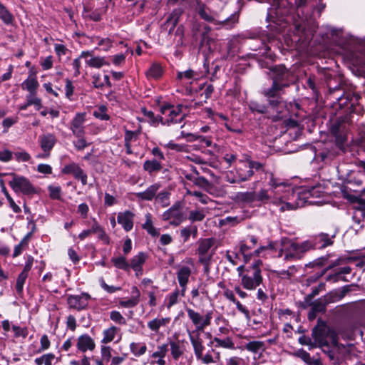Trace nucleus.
<instances>
[{
  "label": "nucleus",
  "instance_id": "f257e3e1",
  "mask_svg": "<svg viewBox=\"0 0 365 365\" xmlns=\"http://www.w3.org/2000/svg\"><path fill=\"white\" fill-rule=\"evenodd\" d=\"M268 185L269 190L261 189L258 192H255V201L272 204L278 207L280 212L289 211L290 210L281 209L287 206V200L285 196L287 195L289 183L270 173Z\"/></svg>",
  "mask_w": 365,
  "mask_h": 365
},
{
  "label": "nucleus",
  "instance_id": "f03ea898",
  "mask_svg": "<svg viewBox=\"0 0 365 365\" xmlns=\"http://www.w3.org/2000/svg\"><path fill=\"white\" fill-rule=\"evenodd\" d=\"M323 192V188L320 185L293 189L292 184L289 183L287 195L285 196L287 200V206H284V208L282 207L281 209L293 210L304 206L305 203H315L316 202L312 200L311 198L320 197Z\"/></svg>",
  "mask_w": 365,
  "mask_h": 365
},
{
  "label": "nucleus",
  "instance_id": "7ed1b4c3",
  "mask_svg": "<svg viewBox=\"0 0 365 365\" xmlns=\"http://www.w3.org/2000/svg\"><path fill=\"white\" fill-rule=\"evenodd\" d=\"M262 264V261L257 259L250 264H242L237 268L240 278V285L244 289L255 290L262 283L263 277L260 268Z\"/></svg>",
  "mask_w": 365,
  "mask_h": 365
},
{
  "label": "nucleus",
  "instance_id": "20e7f679",
  "mask_svg": "<svg viewBox=\"0 0 365 365\" xmlns=\"http://www.w3.org/2000/svg\"><path fill=\"white\" fill-rule=\"evenodd\" d=\"M309 250V243L306 240L299 243L284 237L281 240V248L278 250L277 257H283L286 262H294L301 259Z\"/></svg>",
  "mask_w": 365,
  "mask_h": 365
},
{
  "label": "nucleus",
  "instance_id": "39448f33",
  "mask_svg": "<svg viewBox=\"0 0 365 365\" xmlns=\"http://www.w3.org/2000/svg\"><path fill=\"white\" fill-rule=\"evenodd\" d=\"M182 108V105L165 104L162 106L160 108V112L162 114L160 123L168 126L171 124L180 123L184 119Z\"/></svg>",
  "mask_w": 365,
  "mask_h": 365
},
{
  "label": "nucleus",
  "instance_id": "423d86ee",
  "mask_svg": "<svg viewBox=\"0 0 365 365\" xmlns=\"http://www.w3.org/2000/svg\"><path fill=\"white\" fill-rule=\"evenodd\" d=\"M195 267L194 261L190 257H186L180 264L175 266L176 276L179 286L182 289V297H185L187 286Z\"/></svg>",
  "mask_w": 365,
  "mask_h": 365
},
{
  "label": "nucleus",
  "instance_id": "0eeeda50",
  "mask_svg": "<svg viewBox=\"0 0 365 365\" xmlns=\"http://www.w3.org/2000/svg\"><path fill=\"white\" fill-rule=\"evenodd\" d=\"M215 242V240L211 237L200 239L197 243L196 255L198 256V262L205 267H208L215 255V249L213 248Z\"/></svg>",
  "mask_w": 365,
  "mask_h": 365
},
{
  "label": "nucleus",
  "instance_id": "6e6552de",
  "mask_svg": "<svg viewBox=\"0 0 365 365\" xmlns=\"http://www.w3.org/2000/svg\"><path fill=\"white\" fill-rule=\"evenodd\" d=\"M283 88L272 82L269 88L263 91V94L268 98L270 106L278 113L282 114L286 109V102L280 96Z\"/></svg>",
  "mask_w": 365,
  "mask_h": 365
},
{
  "label": "nucleus",
  "instance_id": "1a4fd4ad",
  "mask_svg": "<svg viewBox=\"0 0 365 365\" xmlns=\"http://www.w3.org/2000/svg\"><path fill=\"white\" fill-rule=\"evenodd\" d=\"M198 14L205 21L213 23L215 25H218L219 28H224L226 29H230L233 28L235 25L238 22V14L237 13L232 14L224 20H216L211 14L210 11L207 10L204 5L199 6Z\"/></svg>",
  "mask_w": 365,
  "mask_h": 365
},
{
  "label": "nucleus",
  "instance_id": "9d476101",
  "mask_svg": "<svg viewBox=\"0 0 365 365\" xmlns=\"http://www.w3.org/2000/svg\"><path fill=\"white\" fill-rule=\"evenodd\" d=\"M185 311L189 319L195 327V329L194 331H197V333L203 331L205 328L211 324V321L212 319V311H207L205 314H202L190 307H186Z\"/></svg>",
  "mask_w": 365,
  "mask_h": 365
},
{
  "label": "nucleus",
  "instance_id": "9b49d317",
  "mask_svg": "<svg viewBox=\"0 0 365 365\" xmlns=\"http://www.w3.org/2000/svg\"><path fill=\"white\" fill-rule=\"evenodd\" d=\"M12 179L9 182V186L16 193L31 195L37 192L36 189L26 178L11 173Z\"/></svg>",
  "mask_w": 365,
  "mask_h": 365
},
{
  "label": "nucleus",
  "instance_id": "f8f14e48",
  "mask_svg": "<svg viewBox=\"0 0 365 365\" xmlns=\"http://www.w3.org/2000/svg\"><path fill=\"white\" fill-rule=\"evenodd\" d=\"M182 212V205L180 201L175 202L168 210L162 215L163 221H168L170 225L178 226L185 220Z\"/></svg>",
  "mask_w": 365,
  "mask_h": 365
},
{
  "label": "nucleus",
  "instance_id": "ddd939ff",
  "mask_svg": "<svg viewBox=\"0 0 365 365\" xmlns=\"http://www.w3.org/2000/svg\"><path fill=\"white\" fill-rule=\"evenodd\" d=\"M359 75L365 78V46L349 51L346 54Z\"/></svg>",
  "mask_w": 365,
  "mask_h": 365
},
{
  "label": "nucleus",
  "instance_id": "4468645a",
  "mask_svg": "<svg viewBox=\"0 0 365 365\" xmlns=\"http://www.w3.org/2000/svg\"><path fill=\"white\" fill-rule=\"evenodd\" d=\"M336 233V230L330 233L320 232L306 241L309 243L310 250L324 249L334 244Z\"/></svg>",
  "mask_w": 365,
  "mask_h": 365
},
{
  "label": "nucleus",
  "instance_id": "2eb2a0df",
  "mask_svg": "<svg viewBox=\"0 0 365 365\" xmlns=\"http://www.w3.org/2000/svg\"><path fill=\"white\" fill-rule=\"evenodd\" d=\"M245 168L237 170V176L230 180L231 183H236L250 180L254 175L255 170L258 171L263 168V165L257 161L248 160L245 165Z\"/></svg>",
  "mask_w": 365,
  "mask_h": 365
},
{
  "label": "nucleus",
  "instance_id": "dca6fc26",
  "mask_svg": "<svg viewBox=\"0 0 365 365\" xmlns=\"http://www.w3.org/2000/svg\"><path fill=\"white\" fill-rule=\"evenodd\" d=\"M91 296L87 292L80 294H69L67 297V304L70 309L76 311L85 310L88 308Z\"/></svg>",
  "mask_w": 365,
  "mask_h": 365
},
{
  "label": "nucleus",
  "instance_id": "f3484780",
  "mask_svg": "<svg viewBox=\"0 0 365 365\" xmlns=\"http://www.w3.org/2000/svg\"><path fill=\"white\" fill-rule=\"evenodd\" d=\"M271 71L272 72V78L273 83L283 88L289 86L290 82L292 81L291 78L292 73L284 66H276Z\"/></svg>",
  "mask_w": 365,
  "mask_h": 365
},
{
  "label": "nucleus",
  "instance_id": "a211bd4d",
  "mask_svg": "<svg viewBox=\"0 0 365 365\" xmlns=\"http://www.w3.org/2000/svg\"><path fill=\"white\" fill-rule=\"evenodd\" d=\"M336 102L334 106L344 109L345 112H352V108L357 104L359 96L351 93L344 92L341 95L334 97Z\"/></svg>",
  "mask_w": 365,
  "mask_h": 365
},
{
  "label": "nucleus",
  "instance_id": "6ab92c4d",
  "mask_svg": "<svg viewBox=\"0 0 365 365\" xmlns=\"http://www.w3.org/2000/svg\"><path fill=\"white\" fill-rule=\"evenodd\" d=\"M57 142L56 135L53 133H47L42 134L38 137V143L43 150V154L37 155L38 158H47L50 156L51 151Z\"/></svg>",
  "mask_w": 365,
  "mask_h": 365
},
{
  "label": "nucleus",
  "instance_id": "aec40b11",
  "mask_svg": "<svg viewBox=\"0 0 365 365\" xmlns=\"http://www.w3.org/2000/svg\"><path fill=\"white\" fill-rule=\"evenodd\" d=\"M61 173L64 175H72L75 179L80 180L83 185H86L88 183L87 174L80 165L75 162L66 165L61 169Z\"/></svg>",
  "mask_w": 365,
  "mask_h": 365
},
{
  "label": "nucleus",
  "instance_id": "412c9836",
  "mask_svg": "<svg viewBox=\"0 0 365 365\" xmlns=\"http://www.w3.org/2000/svg\"><path fill=\"white\" fill-rule=\"evenodd\" d=\"M274 248L273 243H269L267 247L261 246L258 249L255 250L253 252H251L252 247L251 245H248L245 240L240 242V250L239 252L241 256L243 257V261L245 264H247L252 259V257L255 255L258 256L260 252L266 249L272 250Z\"/></svg>",
  "mask_w": 365,
  "mask_h": 365
},
{
  "label": "nucleus",
  "instance_id": "4be33fe9",
  "mask_svg": "<svg viewBox=\"0 0 365 365\" xmlns=\"http://www.w3.org/2000/svg\"><path fill=\"white\" fill-rule=\"evenodd\" d=\"M348 182L356 187L355 192H365V171L353 170L348 176Z\"/></svg>",
  "mask_w": 365,
  "mask_h": 365
},
{
  "label": "nucleus",
  "instance_id": "5701e85b",
  "mask_svg": "<svg viewBox=\"0 0 365 365\" xmlns=\"http://www.w3.org/2000/svg\"><path fill=\"white\" fill-rule=\"evenodd\" d=\"M86 113H77L71 122L70 129L76 137H83L85 135Z\"/></svg>",
  "mask_w": 365,
  "mask_h": 365
},
{
  "label": "nucleus",
  "instance_id": "b1692460",
  "mask_svg": "<svg viewBox=\"0 0 365 365\" xmlns=\"http://www.w3.org/2000/svg\"><path fill=\"white\" fill-rule=\"evenodd\" d=\"M148 259V255L143 252H138L133 256L129 263L130 269L135 272V275L138 277L143 274V266Z\"/></svg>",
  "mask_w": 365,
  "mask_h": 365
},
{
  "label": "nucleus",
  "instance_id": "393cba45",
  "mask_svg": "<svg viewBox=\"0 0 365 365\" xmlns=\"http://www.w3.org/2000/svg\"><path fill=\"white\" fill-rule=\"evenodd\" d=\"M339 155V150L336 147L332 146L330 148H326L322 151L316 152L314 158L317 160L325 164L331 163Z\"/></svg>",
  "mask_w": 365,
  "mask_h": 365
},
{
  "label": "nucleus",
  "instance_id": "a878e982",
  "mask_svg": "<svg viewBox=\"0 0 365 365\" xmlns=\"http://www.w3.org/2000/svg\"><path fill=\"white\" fill-rule=\"evenodd\" d=\"M188 336L192 346L194 354L197 358L201 355L205 350L203 340L200 337V333H197V331H188Z\"/></svg>",
  "mask_w": 365,
  "mask_h": 365
},
{
  "label": "nucleus",
  "instance_id": "bb28decb",
  "mask_svg": "<svg viewBox=\"0 0 365 365\" xmlns=\"http://www.w3.org/2000/svg\"><path fill=\"white\" fill-rule=\"evenodd\" d=\"M312 337L317 346H324L328 344L327 331L325 326H316L312 331Z\"/></svg>",
  "mask_w": 365,
  "mask_h": 365
},
{
  "label": "nucleus",
  "instance_id": "cd10ccee",
  "mask_svg": "<svg viewBox=\"0 0 365 365\" xmlns=\"http://www.w3.org/2000/svg\"><path fill=\"white\" fill-rule=\"evenodd\" d=\"M135 215L130 210L120 212L118 214L117 221L125 232L130 231L133 227Z\"/></svg>",
  "mask_w": 365,
  "mask_h": 365
},
{
  "label": "nucleus",
  "instance_id": "c85d7f7f",
  "mask_svg": "<svg viewBox=\"0 0 365 365\" xmlns=\"http://www.w3.org/2000/svg\"><path fill=\"white\" fill-rule=\"evenodd\" d=\"M160 187L158 182L150 185L145 191L135 193L138 200L142 201H151L156 197L157 192Z\"/></svg>",
  "mask_w": 365,
  "mask_h": 365
},
{
  "label": "nucleus",
  "instance_id": "c756f323",
  "mask_svg": "<svg viewBox=\"0 0 365 365\" xmlns=\"http://www.w3.org/2000/svg\"><path fill=\"white\" fill-rule=\"evenodd\" d=\"M76 346L79 351L85 353L94 350L96 344L88 334H84L78 337Z\"/></svg>",
  "mask_w": 365,
  "mask_h": 365
},
{
  "label": "nucleus",
  "instance_id": "7c9ffc66",
  "mask_svg": "<svg viewBox=\"0 0 365 365\" xmlns=\"http://www.w3.org/2000/svg\"><path fill=\"white\" fill-rule=\"evenodd\" d=\"M350 291L349 286H344L340 289H336L324 296L322 298L327 305L331 303L336 302L342 299L347 292Z\"/></svg>",
  "mask_w": 365,
  "mask_h": 365
},
{
  "label": "nucleus",
  "instance_id": "2f4dec72",
  "mask_svg": "<svg viewBox=\"0 0 365 365\" xmlns=\"http://www.w3.org/2000/svg\"><path fill=\"white\" fill-rule=\"evenodd\" d=\"M351 268L349 266L339 267L334 270V272L330 274L326 277V281L329 282H337L340 280L346 282L347 281L344 274H348L351 272Z\"/></svg>",
  "mask_w": 365,
  "mask_h": 365
},
{
  "label": "nucleus",
  "instance_id": "473e14b6",
  "mask_svg": "<svg viewBox=\"0 0 365 365\" xmlns=\"http://www.w3.org/2000/svg\"><path fill=\"white\" fill-rule=\"evenodd\" d=\"M235 291L230 290L229 289H225L223 291V296L230 302H232L236 305L237 309L242 313L246 318H250V311L249 309L242 304L240 301H238L234 294Z\"/></svg>",
  "mask_w": 365,
  "mask_h": 365
},
{
  "label": "nucleus",
  "instance_id": "72a5a7b5",
  "mask_svg": "<svg viewBox=\"0 0 365 365\" xmlns=\"http://www.w3.org/2000/svg\"><path fill=\"white\" fill-rule=\"evenodd\" d=\"M293 27L294 31L293 38H292V41H304L307 38L304 21L303 19H301L299 21L295 22L293 25Z\"/></svg>",
  "mask_w": 365,
  "mask_h": 365
},
{
  "label": "nucleus",
  "instance_id": "f704fd0d",
  "mask_svg": "<svg viewBox=\"0 0 365 365\" xmlns=\"http://www.w3.org/2000/svg\"><path fill=\"white\" fill-rule=\"evenodd\" d=\"M240 349L242 350L245 349L254 354H261L265 350V344L262 341H250L245 344Z\"/></svg>",
  "mask_w": 365,
  "mask_h": 365
},
{
  "label": "nucleus",
  "instance_id": "c9c22d12",
  "mask_svg": "<svg viewBox=\"0 0 365 365\" xmlns=\"http://www.w3.org/2000/svg\"><path fill=\"white\" fill-rule=\"evenodd\" d=\"M38 82L35 74L29 76L25 81L21 83V88L26 90L29 94H36L37 89L38 88Z\"/></svg>",
  "mask_w": 365,
  "mask_h": 365
},
{
  "label": "nucleus",
  "instance_id": "e433bc0d",
  "mask_svg": "<svg viewBox=\"0 0 365 365\" xmlns=\"http://www.w3.org/2000/svg\"><path fill=\"white\" fill-rule=\"evenodd\" d=\"M170 322V318H155L148 322V327L154 333L158 334L160 329L167 326Z\"/></svg>",
  "mask_w": 365,
  "mask_h": 365
},
{
  "label": "nucleus",
  "instance_id": "4c0bfd02",
  "mask_svg": "<svg viewBox=\"0 0 365 365\" xmlns=\"http://www.w3.org/2000/svg\"><path fill=\"white\" fill-rule=\"evenodd\" d=\"M168 351V346L166 344L157 347V350L151 354V358L158 359L155 363L158 365H165V357Z\"/></svg>",
  "mask_w": 365,
  "mask_h": 365
},
{
  "label": "nucleus",
  "instance_id": "58836bf2",
  "mask_svg": "<svg viewBox=\"0 0 365 365\" xmlns=\"http://www.w3.org/2000/svg\"><path fill=\"white\" fill-rule=\"evenodd\" d=\"M143 168L145 172L152 175L153 173L159 172L163 168V165L161 162L157 159H153L145 160L143 163Z\"/></svg>",
  "mask_w": 365,
  "mask_h": 365
},
{
  "label": "nucleus",
  "instance_id": "ea45409f",
  "mask_svg": "<svg viewBox=\"0 0 365 365\" xmlns=\"http://www.w3.org/2000/svg\"><path fill=\"white\" fill-rule=\"evenodd\" d=\"M82 16L86 20L98 22L102 19V12L99 9L91 10L85 6L82 11Z\"/></svg>",
  "mask_w": 365,
  "mask_h": 365
},
{
  "label": "nucleus",
  "instance_id": "a19ab883",
  "mask_svg": "<svg viewBox=\"0 0 365 365\" xmlns=\"http://www.w3.org/2000/svg\"><path fill=\"white\" fill-rule=\"evenodd\" d=\"M142 227L152 237H158L160 235L159 230L153 225L152 215L149 212L145 214V222L143 224Z\"/></svg>",
  "mask_w": 365,
  "mask_h": 365
},
{
  "label": "nucleus",
  "instance_id": "79ce46f5",
  "mask_svg": "<svg viewBox=\"0 0 365 365\" xmlns=\"http://www.w3.org/2000/svg\"><path fill=\"white\" fill-rule=\"evenodd\" d=\"M119 330L120 329L115 326H111L110 327L104 329L103 331V338L101 342L106 344L113 341Z\"/></svg>",
  "mask_w": 365,
  "mask_h": 365
},
{
  "label": "nucleus",
  "instance_id": "37998d69",
  "mask_svg": "<svg viewBox=\"0 0 365 365\" xmlns=\"http://www.w3.org/2000/svg\"><path fill=\"white\" fill-rule=\"evenodd\" d=\"M255 191L239 192L235 195V200L239 202L252 203L255 202Z\"/></svg>",
  "mask_w": 365,
  "mask_h": 365
},
{
  "label": "nucleus",
  "instance_id": "c03bdc74",
  "mask_svg": "<svg viewBox=\"0 0 365 365\" xmlns=\"http://www.w3.org/2000/svg\"><path fill=\"white\" fill-rule=\"evenodd\" d=\"M129 348L130 352L137 357L143 356L147 351V346L144 342H131Z\"/></svg>",
  "mask_w": 365,
  "mask_h": 365
},
{
  "label": "nucleus",
  "instance_id": "a18cd8bd",
  "mask_svg": "<svg viewBox=\"0 0 365 365\" xmlns=\"http://www.w3.org/2000/svg\"><path fill=\"white\" fill-rule=\"evenodd\" d=\"M0 19L6 25H11L14 21V16L7 8L0 2Z\"/></svg>",
  "mask_w": 365,
  "mask_h": 365
},
{
  "label": "nucleus",
  "instance_id": "49530a36",
  "mask_svg": "<svg viewBox=\"0 0 365 365\" xmlns=\"http://www.w3.org/2000/svg\"><path fill=\"white\" fill-rule=\"evenodd\" d=\"M111 262L113 264V265L118 269H123L124 271L130 270L129 262H127L126 258L124 256L112 257Z\"/></svg>",
  "mask_w": 365,
  "mask_h": 365
},
{
  "label": "nucleus",
  "instance_id": "de8ad7c7",
  "mask_svg": "<svg viewBox=\"0 0 365 365\" xmlns=\"http://www.w3.org/2000/svg\"><path fill=\"white\" fill-rule=\"evenodd\" d=\"M177 78L180 80V81L186 80L190 83H192V81L193 80L197 78V74L193 70L188 69V70H187L185 71H179V72H178Z\"/></svg>",
  "mask_w": 365,
  "mask_h": 365
},
{
  "label": "nucleus",
  "instance_id": "09e8293b",
  "mask_svg": "<svg viewBox=\"0 0 365 365\" xmlns=\"http://www.w3.org/2000/svg\"><path fill=\"white\" fill-rule=\"evenodd\" d=\"M180 297H182V289H175L172 293L166 296L165 299L168 301L167 307L170 309L179 301Z\"/></svg>",
  "mask_w": 365,
  "mask_h": 365
},
{
  "label": "nucleus",
  "instance_id": "8fccbe9b",
  "mask_svg": "<svg viewBox=\"0 0 365 365\" xmlns=\"http://www.w3.org/2000/svg\"><path fill=\"white\" fill-rule=\"evenodd\" d=\"M141 112L145 117L148 118L149 123L153 126H157L160 123V117L155 115L154 113L151 110H148L145 108H141Z\"/></svg>",
  "mask_w": 365,
  "mask_h": 365
},
{
  "label": "nucleus",
  "instance_id": "3c124183",
  "mask_svg": "<svg viewBox=\"0 0 365 365\" xmlns=\"http://www.w3.org/2000/svg\"><path fill=\"white\" fill-rule=\"evenodd\" d=\"M148 78H159L163 75V68L160 64L153 63L146 72Z\"/></svg>",
  "mask_w": 365,
  "mask_h": 365
},
{
  "label": "nucleus",
  "instance_id": "603ef678",
  "mask_svg": "<svg viewBox=\"0 0 365 365\" xmlns=\"http://www.w3.org/2000/svg\"><path fill=\"white\" fill-rule=\"evenodd\" d=\"M86 64L91 68H100L106 64L103 57L93 56L86 61Z\"/></svg>",
  "mask_w": 365,
  "mask_h": 365
},
{
  "label": "nucleus",
  "instance_id": "864d4df0",
  "mask_svg": "<svg viewBox=\"0 0 365 365\" xmlns=\"http://www.w3.org/2000/svg\"><path fill=\"white\" fill-rule=\"evenodd\" d=\"M213 341L217 343L216 346L222 347L225 349H234L235 344L231 338L227 337L225 339H220L215 337Z\"/></svg>",
  "mask_w": 365,
  "mask_h": 365
},
{
  "label": "nucleus",
  "instance_id": "5fc2aeb1",
  "mask_svg": "<svg viewBox=\"0 0 365 365\" xmlns=\"http://www.w3.org/2000/svg\"><path fill=\"white\" fill-rule=\"evenodd\" d=\"M170 351L173 358L178 360L183 354V351L178 342L171 341L170 342Z\"/></svg>",
  "mask_w": 365,
  "mask_h": 365
},
{
  "label": "nucleus",
  "instance_id": "6e6d98bb",
  "mask_svg": "<svg viewBox=\"0 0 365 365\" xmlns=\"http://www.w3.org/2000/svg\"><path fill=\"white\" fill-rule=\"evenodd\" d=\"M93 116L101 120H108L110 116L107 114V108L106 106H100L93 111Z\"/></svg>",
  "mask_w": 365,
  "mask_h": 365
},
{
  "label": "nucleus",
  "instance_id": "4d7b16f0",
  "mask_svg": "<svg viewBox=\"0 0 365 365\" xmlns=\"http://www.w3.org/2000/svg\"><path fill=\"white\" fill-rule=\"evenodd\" d=\"M98 39V46L102 48V50L104 51H108L112 47L113 44V40L110 38H102L96 37Z\"/></svg>",
  "mask_w": 365,
  "mask_h": 365
},
{
  "label": "nucleus",
  "instance_id": "13d9d810",
  "mask_svg": "<svg viewBox=\"0 0 365 365\" xmlns=\"http://www.w3.org/2000/svg\"><path fill=\"white\" fill-rule=\"evenodd\" d=\"M90 53L88 51H83L80 56L77 58H75L73 61L72 66L74 69V76H78L80 74V68H81V58L86 57L89 55Z\"/></svg>",
  "mask_w": 365,
  "mask_h": 365
},
{
  "label": "nucleus",
  "instance_id": "bf43d9fd",
  "mask_svg": "<svg viewBox=\"0 0 365 365\" xmlns=\"http://www.w3.org/2000/svg\"><path fill=\"white\" fill-rule=\"evenodd\" d=\"M249 108L252 112H257L258 113L263 114L267 112V106L257 101H250Z\"/></svg>",
  "mask_w": 365,
  "mask_h": 365
},
{
  "label": "nucleus",
  "instance_id": "052dcab7",
  "mask_svg": "<svg viewBox=\"0 0 365 365\" xmlns=\"http://www.w3.org/2000/svg\"><path fill=\"white\" fill-rule=\"evenodd\" d=\"M26 101H28V105H34L36 110H40L42 107L41 99L36 96V94H29L26 96Z\"/></svg>",
  "mask_w": 365,
  "mask_h": 365
},
{
  "label": "nucleus",
  "instance_id": "680f3d73",
  "mask_svg": "<svg viewBox=\"0 0 365 365\" xmlns=\"http://www.w3.org/2000/svg\"><path fill=\"white\" fill-rule=\"evenodd\" d=\"M294 355L302 360H303L307 364L312 365L314 363V360L312 359L309 353L304 350L303 349H299Z\"/></svg>",
  "mask_w": 365,
  "mask_h": 365
},
{
  "label": "nucleus",
  "instance_id": "e2e57ef3",
  "mask_svg": "<svg viewBox=\"0 0 365 365\" xmlns=\"http://www.w3.org/2000/svg\"><path fill=\"white\" fill-rule=\"evenodd\" d=\"M169 196L170 193L166 191L160 192L156 195L155 200L159 202L163 207L169 205Z\"/></svg>",
  "mask_w": 365,
  "mask_h": 365
},
{
  "label": "nucleus",
  "instance_id": "0e129e2a",
  "mask_svg": "<svg viewBox=\"0 0 365 365\" xmlns=\"http://www.w3.org/2000/svg\"><path fill=\"white\" fill-rule=\"evenodd\" d=\"M27 277L28 275L26 274L22 273L19 274L16 283V290L18 294H21L23 293L24 286Z\"/></svg>",
  "mask_w": 365,
  "mask_h": 365
},
{
  "label": "nucleus",
  "instance_id": "69168bd1",
  "mask_svg": "<svg viewBox=\"0 0 365 365\" xmlns=\"http://www.w3.org/2000/svg\"><path fill=\"white\" fill-rule=\"evenodd\" d=\"M205 214L203 210H192L189 214V220L191 222H200L204 220Z\"/></svg>",
  "mask_w": 365,
  "mask_h": 365
},
{
  "label": "nucleus",
  "instance_id": "338daca9",
  "mask_svg": "<svg viewBox=\"0 0 365 365\" xmlns=\"http://www.w3.org/2000/svg\"><path fill=\"white\" fill-rule=\"evenodd\" d=\"M49 196L53 200H60L61 197V188L60 186L49 185L48 187Z\"/></svg>",
  "mask_w": 365,
  "mask_h": 365
},
{
  "label": "nucleus",
  "instance_id": "774afa93",
  "mask_svg": "<svg viewBox=\"0 0 365 365\" xmlns=\"http://www.w3.org/2000/svg\"><path fill=\"white\" fill-rule=\"evenodd\" d=\"M327 304L323 298H319L316 300L312 304V308L318 313H323L326 311Z\"/></svg>",
  "mask_w": 365,
  "mask_h": 365
}]
</instances>
